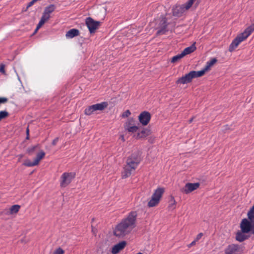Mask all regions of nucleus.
Returning a JSON list of instances; mask_svg holds the SVG:
<instances>
[{"label":"nucleus","instance_id":"nucleus-17","mask_svg":"<svg viewBox=\"0 0 254 254\" xmlns=\"http://www.w3.org/2000/svg\"><path fill=\"white\" fill-rule=\"evenodd\" d=\"M79 31L76 29H71L68 31L65 34L66 38L70 39L79 35Z\"/></svg>","mask_w":254,"mask_h":254},{"label":"nucleus","instance_id":"nucleus-24","mask_svg":"<svg viewBox=\"0 0 254 254\" xmlns=\"http://www.w3.org/2000/svg\"><path fill=\"white\" fill-rule=\"evenodd\" d=\"M176 202L173 197H171L170 201L168 207L170 209L173 210L175 208Z\"/></svg>","mask_w":254,"mask_h":254},{"label":"nucleus","instance_id":"nucleus-42","mask_svg":"<svg viewBox=\"0 0 254 254\" xmlns=\"http://www.w3.org/2000/svg\"><path fill=\"white\" fill-rule=\"evenodd\" d=\"M192 119H191L190 120V122H192Z\"/></svg>","mask_w":254,"mask_h":254},{"label":"nucleus","instance_id":"nucleus-3","mask_svg":"<svg viewBox=\"0 0 254 254\" xmlns=\"http://www.w3.org/2000/svg\"><path fill=\"white\" fill-rule=\"evenodd\" d=\"M254 31V23L247 28L243 33L237 36L229 46V51L230 52L233 51L238 46L239 44L246 40Z\"/></svg>","mask_w":254,"mask_h":254},{"label":"nucleus","instance_id":"nucleus-1","mask_svg":"<svg viewBox=\"0 0 254 254\" xmlns=\"http://www.w3.org/2000/svg\"><path fill=\"white\" fill-rule=\"evenodd\" d=\"M137 213L130 212L128 215L119 223L115 228L114 234L117 237L122 238L130 233L135 227Z\"/></svg>","mask_w":254,"mask_h":254},{"label":"nucleus","instance_id":"nucleus-30","mask_svg":"<svg viewBox=\"0 0 254 254\" xmlns=\"http://www.w3.org/2000/svg\"><path fill=\"white\" fill-rule=\"evenodd\" d=\"M130 114L131 113L130 111L128 110H127L122 114V117L123 118L127 117L130 115Z\"/></svg>","mask_w":254,"mask_h":254},{"label":"nucleus","instance_id":"nucleus-28","mask_svg":"<svg viewBox=\"0 0 254 254\" xmlns=\"http://www.w3.org/2000/svg\"><path fill=\"white\" fill-rule=\"evenodd\" d=\"M8 116V113L5 111H0V121Z\"/></svg>","mask_w":254,"mask_h":254},{"label":"nucleus","instance_id":"nucleus-13","mask_svg":"<svg viewBox=\"0 0 254 254\" xmlns=\"http://www.w3.org/2000/svg\"><path fill=\"white\" fill-rule=\"evenodd\" d=\"M199 186V184L198 183H187L184 187L181 189V190L182 192L187 194L196 190Z\"/></svg>","mask_w":254,"mask_h":254},{"label":"nucleus","instance_id":"nucleus-7","mask_svg":"<svg viewBox=\"0 0 254 254\" xmlns=\"http://www.w3.org/2000/svg\"><path fill=\"white\" fill-rule=\"evenodd\" d=\"M108 104L106 102H103L100 103L94 104L88 106L84 110V114L86 115L90 116L97 111H103L107 107Z\"/></svg>","mask_w":254,"mask_h":254},{"label":"nucleus","instance_id":"nucleus-23","mask_svg":"<svg viewBox=\"0 0 254 254\" xmlns=\"http://www.w3.org/2000/svg\"><path fill=\"white\" fill-rule=\"evenodd\" d=\"M134 120L133 119L131 118L128 119L124 125L125 129L127 128V127H130V126H133L134 125Z\"/></svg>","mask_w":254,"mask_h":254},{"label":"nucleus","instance_id":"nucleus-39","mask_svg":"<svg viewBox=\"0 0 254 254\" xmlns=\"http://www.w3.org/2000/svg\"><path fill=\"white\" fill-rule=\"evenodd\" d=\"M165 32V30H164V29H161V30H160L159 31H158L157 33L158 34H164Z\"/></svg>","mask_w":254,"mask_h":254},{"label":"nucleus","instance_id":"nucleus-26","mask_svg":"<svg viewBox=\"0 0 254 254\" xmlns=\"http://www.w3.org/2000/svg\"><path fill=\"white\" fill-rule=\"evenodd\" d=\"M138 129V127L134 125L133 126H130V127H127V128L125 130L128 132L134 133L136 132Z\"/></svg>","mask_w":254,"mask_h":254},{"label":"nucleus","instance_id":"nucleus-5","mask_svg":"<svg viewBox=\"0 0 254 254\" xmlns=\"http://www.w3.org/2000/svg\"><path fill=\"white\" fill-rule=\"evenodd\" d=\"M203 71H190L188 74L179 78L176 82V84H185L191 82L193 78L203 76Z\"/></svg>","mask_w":254,"mask_h":254},{"label":"nucleus","instance_id":"nucleus-33","mask_svg":"<svg viewBox=\"0 0 254 254\" xmlns=\"http://www.w3.org/2000/svg\"><path fill=\"white\" fill-rule=\"evenodd\" d=\"M202 236H203V233H200L199 234H198L197 235V236H196V238H195V240L196 241H198L199 239H201V238L202 237Z\"/></svg>","mask_w":254,"mask_h":254},{"label":"nucleus","instance_id":"nucleus-37","mask_svg":"<svg viewBox=\"0 0 254 254\" xmlns=\"http://www.w3.org/2000/svg\"><path fill=\"white\" fill-rule=\"evenodd\" d=\"M40 25V22L38 24V25H37V26L36 27V29L35 30L34 33L37 32V31L38 30V29L42 27V25Z\"/></svg>","mask_w":254,"mask_h":254},{"label":"nucleus","instance_id":"nucleus-41","mask_svg":"<svg viewBox=\"0 0 254 254\" xmlns=\"http://www.w3.org/2000/svg\"><path fill=\"white\" fill-rule=\"evenodd\" d=\"M29 135H26V139H29Z\"/></svg>","mask_w":254,"mask_h":254},{"label":"nucleus","instance_id":"nucleus-15","mask_svg":"<svg viewBox=\"0 0 254 254\" xmlns=\"http://www.w3.org/2000/svg\"><path fill=\"white\" fill-rule=\"evenodd\" d=\"M127 243L125 241H122L113 246L112 249L113 254H117L125 247Z\"/></svg>","mask_w":254,"mask_h":254},{"label":"nucleus","instance_id":"nucleus-4","mask_svg":"<svg viewBox=\"0 0 254 254\" xmlns=\"http://www.w3.org/2000/svg\"><path fill=\"white\" fill-rule=\"evenodd\" d=\"M200 0H189L187 2L182 5H176L172 9L173 14L175 16L180 17L182 14L188 10L192 5L195 4L197 6Z\"/></svg>","mask_w":254,"mask_h":254},{"label":"nucleus","instance_id":"nucleus-11","mask_svg":"<svg viewBox=\"0 0 254 254\" xmlns=\"http://www.w3.org/2000/svg\"><path fill=\"white\" fill-rule=\"evenodd\" d=\"M86 24L91 34L95 33L100 25V22L95 21L91 17H87L86 19Z\"/></svg>","mask_w":254,"mask_h":254},{"label":"nucleus","instance_id":"nucleus-2","mask_svg":"<svg viewBox=\"0 0 254 254\" xmlns=\"http://www.w3.org/2000/svg\"><path fill=\"white\" fill-rule=\"evenodd\" d=\"M140 161L141 159L137 153H133L129 156L122 172V178H127L134 172Z\"/></svg>","mask_w":254,"mask_h":254},{"label":"nucleus","instance_id":"nucleus-19","mask_svg":"<svg viewBox=\"0 0 254 254\" xmlns=\"http://www.w3.org/2000/svg\"><path fill=\"white\" fill-rule=\"evenodd\" d=\"M150 130L147 129H143L141 131L137 133L136 138H145L149 135Z\"/></svg>","mask_w":254,"mask_h":254},{"label":"nucleus","instance_id":"nucleus-29","mask_svg":"<svg viewBox=\"0 0 254 254\" xmlns=\"http://www.w3.org/2000/svg\"><path fill=\"white\" fill-rule=\"evenodd\" d=\"M64 254V251L61 248H59L58 249H56L53 254Z\"/></svg>","mask_w":254,"mask_h":254},{"label":"nucleus","instance_id":"nucleus-21","mask_svg":"<svg viewBox=\"0 0 254 254\" xmlns=\"http://www.w3.org/2000/svg\"><path fill=\"white\" fill-rule=\"evenodd\" d=\"M45 155V153L43 151H40L37 154L34 160L37 165L39 164L40 161L44 157Z\"/></svg>","mask_w":254,"mask_h":254},{"label":"nucleus","instance_id":"nucleus-9","mask_svg":"<svg viewBox=\"0 0 254 254\" xmlns=\"http://www.w3.org/2000/svg\"><path fill=\"white\" fill-rule=\"evenodd\" d=\"M75 174L74 173H64L62 174L61 179V186L65 187L69 184L72 179L75 178Z\"/></svg>","mask_w":254,"mask_h":254},{"label":"nucleus","instance_id":"nucleus-10","mask_svg":"<svg viewBox=\"0 0 254 254\" xmlns=\"http://www.w3.org/2000/svg\"><path fill=\"white\" fill-rule=\"evenodd\" d=\"M241 231L243 233H249L250 231L253 234V230L254 229V221L250 222L247 219L242 220L240 225Z\"/></svg>","mask_w":254,"mask_h":254},{"label":"nucleus","instance_id":"nucleus-8","mask_svg":"<svg viewBox=\"0 0 254 254\" xmlns=\"http://www.w3.org/2000/svg\"><path fill=\"white\" fill-rule=\"evenodd\" d=\"M56 6L54 4H50L44 9L41 18L40 20V25H43L50 18V14L55 11Z\"/></svg>","mask_w":254,"mask_h":254},{"label":"nucleus","instance_id":"nucleus-38","mask_svg":"<svg viewBox=\"0 0 254 254\" xmlns=\"http://www.w3.org/2000/svg\"><path fill=\"white\" fill-rule=\"evenodd\" d=\"M196 242H197L195 240H194L193 241H192L189 247H191L193 245H194L196 243Z\"/></svg>","mask_w":254,"mask_h":254},{"label":"nucleus","instance_id":"nucleus-40","mask_svg":"<svg viewBox=\"0 0 254 254\" xmlns=\"http://www.w3.org/2000/svg\"><path fill=\"white\" fill-rule=\"evenodd\" d=\"M26 135H29V129L28 127H27L26 129Z\"/></svg>","mask_w":254,"mask_h":254},{"label":"nucleus","instance_id":"nucleus-34","mask_svg":"<svg viewBox=\"0 0 254 254\" xmlns=\"http://www.w3.org/2000/svg\"><path fill=\"white\" fill-rule=\"evenodd\" d=\"M59 140V137H56V138H55L52 141V145H55L58 142Z\"/></svg>","mask_w":254,"mask_h":254},{"label":"nucleus","instance_id":"nucleus-18","mask_svg":"<svg viewBox=\"0 0 254 254\" xmlns=\"http://www.w3.org/2000/svg\"><path fill=\"white\" fill-rule=\"evenodd\" d=\"M245 233H243L242 231L238 232L236 234V239L237 241L242 242L246 239H248L249 237L245 234Z\"/></svg>","mask_w":254,"mask_h":254},{"label":"nucleus","instance_id":"nucleus-6","mask_svg":"<svg viewBox=\"0 0 254 254\" xmlns=\"http://www.w3.org/2000/svg\"><path fill=\"white\" fill-rule=\"evenodd\" d=\"M164 192V189L158 188L151 196L150 200L148 201L147 205L149 207H153L157 206L162 197Z\"/></svg>","mask_w":254,"mask_h":254},{"label":"nucleus","instance_id":"nucleus-27","mask_svg":"<svg viewBox=\"0 0 254 254\" xmlns=\"http://www.w3.org/2000/svg\"><path fill=\"white\" fill-rule=\"evenodd\" d=\"M24 165L27 167H32L37 165L34 161L33 162H31L29 160H26L24 163Z\"/></svg>","mask_w":254,"mask_h":254},{"label":"nucleus","instance_id":"nucleus-14","mask_svg":"<svg viewBox=\"0 0 254 254\" xmlns=\"http://www.w3.org/2000/svg\"><path fill=\"white\" fill-rule=\"evenodd\" d=\"M240 251V247L238 245L231 244L225 249V254H238Z\"/></svg>","mask_w":254,"mask_h":254},{"label":"nucleus","instance_id":"nucleus-35","mask_svg":"<svg viewBox=\"0 0 254 254\" xmlns=\"http://www.w3.org/2000/svg\"><path fill=\"white\" fill-rule=\"evenodd\" d=\"M0 72L4 73V65L3 64H1L0 66Z\"/></svg>","mask_w":254,"mask_h":254},{"label":"nucleus","instance_id":"nucleus-16","mask_svg":"<svg viewBox=\"0 0 254 254\" xmlns=\"http://www.w3.org/2000/svg\"><path fill=\"white\" fill-rule=\"evenodd\" d=\"M217 62V60L216 58H213L210 60L209 61H208L206 63V64L205 66V67L202 69V70H200L199 71H203V75L205 74V73L209 70L210 68V67L216 63Z\"/></svg>","mask_w":254,"mask_h":254},{"label":"nucleus","instance_id":"nucleus-20","mask_svg":"<svg viewBox=\"0 0 254 254\" xmlns=\"http://www.w3.org/2000/svg\"><path fill=\"white\" fill-rule=\"evenodd\" d=\"M196 49V47L194 44H192L191 46L185 48L182 52V55L184 56L190 54L194 51Z\"/></svg>","mask_w":254,"mask_h":254},{"label":"nucleus","instance_id":"nucleus-31","mask_svg":"<svg viewBox=\"0 0 254 254\" xmlns=\"http://www.w3.org/2000/svg\"><path fill=\"white\" fill-rule=\"evenodd\" d=\"M38 145H35V146H33L32 147H29L28 149H27V151L29 152V153H32L33 152L35 149L38 147Z\"/></svg>","mask_w":254,"mask_h":254},{"label":"nucleus","instance_id":"nucleus-22","mask_svg":"<svg viewBox=\"0 0 254 254\" xmlns=\"http://www.w3.org/2000/svg\"><path fill=\"white\" fill-rule=\"evenodd\" d=\"M20 208V206L19 205L15 204L12 205L9 209V214H13L16 213L19 210Z\"/></svg>","mask_w":254,"mask_h":254},{"label":"nucleus","instance_id":"nucleus-12","mask_svg":"<svg viewBox=\"0 0 254 254\" xmlns=\"http://www.w3.org/2000/svg\"><path fill=\"white\" fill-rule=\"evenodd\" d=\"M151 119V114L147 111L141 112L138 116V120L143 126H146Z\"/></svg>","mask_w":254,"mask_h":254},{"label":"nucleus","instance_id":"nucleus-25","mask_svg":"<svg viewBox=\"0 0 254 254\" xmlns=\"http://www.w3.org/2000/svg\"><path fill=\"white\" fill-rule=\"evenodd\" d=\"M184 56L182 55V53H181L180 54H178L175 56H174L171 60L172 63H176L178 62L179 60L181 59L182 58H183Z\"/></svg>","mask_w":254,"mask_h":254},{"label":"nucleus","instance_id":"nucleus-32","mask_svg":"<svg viewBox=\"0 0 254 254\" xmlns=\"http://www.w3.org/2000/svg\"><path fill=\"white\" fill-rule=\"evenodd\" d=\"M7 98L5 97H1L0 98V104L2 103H6L7 101Z\"/></svg>","mask_w":254,"mask_h":254},{"label":"nucleus","instance_id":"nucleus-36","mask_svg":"<svg viewBox=\"0 0 254 254\" xmlns=\"http://www.w3.org/2000/svg\"><path fill=\"white\" fill-rule=\"evenodd\" d=\"M36 1L34 0H32V1H31L27 5V7H30L31 6H32L35 2H36Z\"/></svg>","mask_w":254,"mask_h":254}]
</instances>
